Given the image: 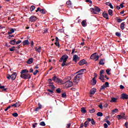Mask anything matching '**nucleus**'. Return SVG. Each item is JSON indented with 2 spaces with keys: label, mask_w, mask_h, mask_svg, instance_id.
<instances>
[{
  "label": "nucleus",
  "mask_w": 128,
  "mask_h": 128,
  "mask_svg": "<svg viewBox=\"0 0 128 128\" xmlns=\"http://www.w3.org/2000/svg\"><path fill=\"white\" fill-rule=\"evenodd\" d=\"M108 12L109 14H110L111 16H112V10L110 9V10H108Z\"/></svg>",
  "instance_id": "a19ab883"
},
{
  "label": "nucleus",
  "mask_w": 128,
  "mask_h": 128,
  "mask_svg": "<svg viewBox=\"0 0 128 128\" xmlns=\"http://www.w3.org/2000/svg\"><path fill=\"white\" fill-rule=\"evenodd\" d=\"M10 108H12L11 106H10L8 107H7L4 110L5 112H6L8 110H10Z\"/></svg>",
  "instance_id": "e2e57ef3"
},
{
  "label": "nucleus",
  "mask_w": 128,
  "mask_h": 128,
  "mask_svg": "<svg viewBox=\"0 0 128 128\" xmlns=\"http://www.w3.org/2000/svg\"><path fill=\"white\" fill-rule=\"evenodd\" d=\"M40 125L42 126H46V123L44 122H42L40 123Z\"/></svg>",
  "instance_id": "c03bdc74"
},
{
  "label": "nucleus",
  "mask_w": 128,
  "mask_h": 128,
  "mask_svg": "<svg viewBox=\"0 0 128 128\" xmlns=\"http://www.w3.org/2000/svg\"><path fill=\"white\" fill-rule=\"evenodd\" d=\"M38 107L36 108L35 110H34V112H38L40 110H41L42 108V104L38 103Z\"/></svg>",
  "instance_id": "2eb2a0df"
},
{
  "label": "nucleus",
  "mask_w": 128,
  "mask_h": 128,
  "mask_svg": "<svg viewBox=\"0 0 128 128\" xmlns=\"http://www.w3.org/2000/svg\"><path fill=\"white\" fill-rule=\"evenodd\" d=\"M91 123L92 124H96V122H94V118L92 119Z\"/></svg>",
  "instance_id": "bf43d9fd"
},
{
  "label": "nucleus",
  "mask_w": 128,
  "mask_h": 128,
  "mask_svg": "<svg viewBox=\"0 0 128 128\" xmlns=\"http://www.w3.org/2000/svg\"><path fill=\"white\" fill-rule=\"evenodd\" d=\"M16 46H14L12 48H9L10 52H14V50H16Z\"/></svg>",
  "instance_id": "4c0bfd02"
},
{
  "label": "nucleus",
  "mask_w": 128,
  "mask_h": 128,
  "mask_svg": "<svg viewBox=\"0 0 128 128\" xmlns=\"http://www.w3.org/2000/svg\"><path fill=\"white\" fill-rule=\"evenodd\" d=\"M79 66H84V64H86V60L83 59L78 62Z\"/></svg>",
  "instance_id": "1a4fd4ad"
},
{
  "label": "nucleus",
  "mask_w": 128,
  "mask_h": 128,
  "mask_svg": "<svg viewBox=\"0 0 128 128\" xmlns=\"http://www.w3.org/2000/svg\"><path fill=\"white\" fill-rule=\"evenodd\" d=\"M58 78L56 77V76H53L52 78V79H51L52 80H53V82H56Z\"/></svg>",
  "instance_id": "c9c22d12"
},
{
  "label": "nucleus",
  "mask_w": 128,
  "mask_h": 128,
  "mask_svg": "<svg viewBox=\"0 0 128 128\" xmlns=\"http://www.w3.org/2000/svg\"><path fill=\"white\" fill-rule=\"evenodd\" d=\"M104 85L106 86V88H109L110 83L108 82H106Z\"/></svg>",
  "instance_id": "603ef678"
},
{
  "label": "nucleus",
  "mask_w": 128,
  "mask_h": 128,
  "mask_svg": "<svg viewBox=\"0 0 128 128\" xmlns=\"http://www.w3.org/2000/svg\"><path fill=\"white\" fill-rule=\"evenodd\" d=\"M122 98V100H128V95L126 94H122L121 95Z\"/></svg>",
  "instance_id": "ddd939ff"
},
{
  "label": "nucleus",
  "mask_w": 128,
  "mask_h": 128,
  "mask_svg": "<svg viewBox=\"0 0 128 128\" xmlns=\"http://www.w3.org/2000/svg\"><path fill=\"white\" fill-rule=\"evenodd\" d=\"M56 82H58V84H62V80L60 78H57V80L56 81Z\"/></svg>",
  "instance_id": "5701e85b"
},
{
  "label": "nucleus",
  "mask_w": 128,
  "mask_h": 128,
  "mask_svg": "<svg viewBox=\"0 0 128 128\" xmlns=\"http://www.w3.org/2000/svg\"><path fill=\"white\" fill-rule=\"evenodd\" d=\"M14 30H16V29L11 28L10 31L8 32V34H12L14 32Z\"/></svg>",
  "instance_id": "393cba45"
},
{
  "label": "nucleus",
  "mask_w": 128,
  "mask_h": 128,
  "mask_svg": "<svg viewBox=\"0 0 128 128\" xmlns=\"http://www.w3.org/2000/svg\"><path fill=\"white\" fill-rule=\"evenodd\" d=\"M118 102V98H112L110 102Z\"/></svg>",
  "instance_id": "4be33fe9"
},
{
  "label": "nucleus",
  "mask_w": 128,
  "mask_h": 128,
  "mask_svg": "<svg viewBox=\"0 0 128 128\" xmlns=\"http://www.w3.org/2000/svg\"><path fill=\"white\" fill-rule=\"evenodd\" d=\"M14 34H9L8 36V40H10V38H14Z\"/></svg>",
  "instance_id": "864d4df0"
},
{
  "label": "nucleus",
  "mask_w": 128,
  "mask_h": 128,
  "mask_svg": "<svg viewBox=\"0 0 128 128\" xmlns=\"http://www.w3.org/2000/svg\"><path fill=\"white\" fill-rule=\"evenodd\" d=\"M42 51V47L40 46L38 48H36V52H40Z\"/></svg>",
  "instance_id": "ea45409f"
},
{
  "label": "nucleus",
  "mask_w": 128,
  "mask_h": 128,
  "mask_svg": "<svg viewBox=\"0 0 128 128\" xmlns=\"http://www.w3.org/2000/svg\"><path fill=\"white\" fill-rule=\"evenodd\" d=\"M82 78V74H78L74 78V84H78V82H80V80Z\"/></svg>",
  "instance_id": "7ed1b4c3"
},
{
  "label": "nucleus",
  "mask_w": 128,
  "mask_h": 128,
  "mask_svg": "<svg viewBox=\"0 0 128 128\" xmlns=\"http://www.w3.org/2000/svg\"><path fill=\"white\" fill-rule=\"evenodd\" d=\"M12 116H13L14 118H17V116H18V114L16 112H14L12 114Z\"/></svg>",
  "instance_id": "49530a36"
},
{
  "label": "nucleus",
  "mask_w": 128,
  "mask_h": 128,
  "mask_svg": "<svg viewBox=\"0 0 128 128\" xmlns=\"http://www.w3.org/2000/svg\"><path fill=\"white\" fill-rule=\"evenodd\" d=\"M89 112L90 114H94V112H96V110H94V108H92L91 110H90Z\"/></svg>",
  "instance_id": "a18cd8bd"
},
{
  "label": "nucleus",
  "mask_w": 128,
  "mask_h": 128,
  "mask_svg": "<svg viewBox=\"0 0 128 128\" xmlns=\"http://www.w3.org/2000/svg\"><path fill=\"white\" fill-rule=\"evenodd\" d=\"M40 12L41 14H46V10H44V9H42Z\"/></svg>",
  "instance_id": "3c124183"
},
{
  "label": "nucleus",
  "mask_w": 128,
  "mask_h": 128,
  "mask_svg": "<svg viewBox=\"0 0 128 128\" xmlns=\"http://www.w3.org/2000/svg\"><path fill=\"white\" fill-rule=\"evenodd\" d=\"M56 92L57 94H60L62 92V90H60V88H58L56 90Z\"/></svg>",
  "instance_id": "79ce46f5"
},
{
  "label": "nucleus",
  "mask_w": 128,
  "mask_h": 128,
  "mask_svg": "<svg viewBox=\"0 0 128 128\" xmlns=\"http://www.w3.org/2000/svg\"><path fill=\"white\" fill-rule=\"evenodd\" d=\"M34 62V58H30L28 60L27 62V64H32Z\"/></svg>",
  "instance_id": "a211bd4d"
},
{
  "label": "nucleus",
  "mask_w": 128,
  "mask_h": 128,
  "mask_svg": "<svg viewBox=\"0 0 128 128\" xmlns=\"http://www.w3.org/2000/svg\"><path fill=\"white\" fill-rule=\"evenodd\" d=\"M128 122H126L124 124V126L126 127V128H128Z\"/></svg>",
  "instance_id": "774afa93"
},
{
  "label": "nucleus",
  "mask_w": 128,
  "mask_h": 128,
  "mask_svg": "<svg viewBox=\"0 0 128 128\" xmlns=\"http://www.w3.org/2000/svg\"><path fill=\"white\" fill-rule=\"evenodd\" d=\"M36 12H42V9L38 7V8L37 10H36Z\"/></svg>",
  "instance_id": "13d9d810"
},
{
  "label": "nucleus",
  "mask_w": 128,
  "mask_h": 128,
  "mask_svg": "<svg viewBox=\"0 0 128 128\" xmlns=\"http://www.w3.org/2000/svg\"><path fill=\"white\" fill-rule=\"evenodd\" d=\"M38 70H36L33 72L34 76H36V74H38Z\"/></svg>",
  "instance_id": "5fc2aeb1"
},
{
  "label": "nucleus",
  "mask_w": 128,
  "mask_h": 128,
  "mask_svg": "<svg viewBox=\"0 0 128 128\" xmlns=\"http://www.w3.org/2000/svg\"><path fill=\"white\" fill-rule=\"evenodd\" d=\"M104 128H108V124L106 123L104 124Z\"/></svg>",
  "instance_id": "338daca9"
},
{
  "label": "nucleus",
  "mask_w": 128,
  "mask_h": 128,
  "mask_svg": "<svg viewBox=\"0 0 128 128\" xmlns=\"http://www.w3.org/2000/svg\"><path fill=\"white\" fill-rule=\"evenodd\" d=\"M82 26H84V28H85V26H86L87 23L86 20H83L81 23Z\"/></svg>",
  "instance_id": "412c9836"
},
{
  "label": "nucleus",
  "mask_w": 128,
  "mask_h": 128,
  "mask_svg": "<svg viewBox=\"0 0 128 128\" xmlns=\"http://www.w3.org/2000/svg\"><path fill=\"white\" fill-rule=\"evenodd\" d=\"M66 4H68V6H72V1L68 0L66 2Z\"/></svg>",
  "instance_id": "8fccbe9b"
},
{
  "label": "nucleus",
  "mask_w": 128,
  "mask_h": 128,
  "mask_svg": "<svg viewBox=\"0 0 128 128\" xmlns=\"http://www.w3.org/2000/svg\"><path fill=\"white\" fill-rule=\"evenodd\" d=\"M16 78V72H14L12 75L10 74H7V78L8 80H14Z\"/></svg>",
  "instance_id": "20e7f679"
},
{
  "label": "nucleus",
  "mask_w": 128,
  "mask_h": 128,
  "mask_svg": "<svg viewBox=\"0 0 128 128\" xmlns=\"http://www.w3.org/2000/svg\"><path fill=\"white\" fill-rule=\"evenodd\" d=\"M106 62V59L104 58H102L100 60V61L99 62V64L100 66H104V62Z\"/></svg>",
  "instance_id": "4468645a"
},
{
  "label": "nucleus",
  "mask_w": 128,
  "mask_h": 128,
  "mask_svg": "<svg viewBox=\"0 0 128 128\" xmlns=\"http://www.w3.org/2000/svg\"><path fill=\"white\" fill-rule=\"evenodd\" d=\"M92 10L94 14H96V12H100V8L98 6H95L94 8H92Z\"/></svg>",
  "instance_id": "0eeeda50"
},
{
  "label": "nucleus",
  "mask_w": 128,
  "mask_h": 128,
  "mask_svg": "<svg viewBox=\"0 0 128 128\" xmlns=\"http://www.w3.org/2000/svg\"><path fill=\"white\" fill-rule=\"evenodd\" d=\"M62 96L64 98H66V92L62 93Z\"/></svg>",
  "instance_id": "09e8293b"
},
{
  "label": "nucleus",
  "mask_w": 128,
  "mask_h": 128,
  "mask_svg": "<svg viewBox=\"0 0 128 128\" xmlns=\"http://www.w3.org/2000/svg\"><path fill=\"white\" fill-rule=\"evenodd\" d=\"M85 70H86V69H82V70H78V72H76V74H81V76H82V74H84V72Z\"/></svg>",
  "instance_id": "f8f14e48"
},
{
  "label": "nucleus",
  "mask_w": 128,
  "mask_h": 128,
  "mask_svg": "<svg viewBox=\"0 0 128 128\" xmlns=\"http://www.w3.org/2000/svg\"><path fill=\"white\" fill-rule=\"evenodd\" d=\"M20 76L22 78H24V80H30L32 78V76H30V74H28V73L26 74H21Z\"/></svg>",
  "instance_id": "39448f33"
},
{
  "label": "nucleus",
  "mask_w": 128,
  "mask_h": 128,
  "mask_svg": "<svg viewBox=\"0 0 128 128\" xmlns=\"http://www.w3.org/2000/svg\"><path fill=\"white\" fill-rule=\"evenodd\" d=\"M110 69L108 68L106 70V72L107 74H108V76H110Z\"/></svg>",
  "instance_id": "de8ad7c7"
},
{
  "label": "nucleus",
  "mask_w": 128,
  "mask_h": 128,
  "mask_svg": "<svg viewBox=\"0 0 128 128\" xmlns=\"http://www.w3.org/2000/svg\"><path fill=\"white\" fill-rule=\"evenodd\" d=\"M47 91L48 92H50L51 94H54V90L50 89L47 90Z\"/></svg>",
  "instance_id": "052dcab7"
},
{
  "label": "nucleus",
  "mask_w": 128,
  "mask_h": 128,
  "mask_svg": "<svg viewBox=\"0 0 128 128\" xmlns=\"http://www.w3.org/2000/svg\"><path fill=\"white\" fill-rule=\"evenodd\" d=\"M116 36H120V33L119 32H116Z\"/></svg>",
  "instance_id": "0e129e2a"
},
{
  "label": "nucleus",
  "mask_w": 128,
  "mask_h": 128,
  "mask_svg": "<svg viewBox=\"0 0 128 128\" xmlns=\"http://www.w3.org/2000/svg\"><path fill=\"white\" fill-rule=\"evenodd\" d=\"M118 112V108H115L112 110V113L113 114H116Z\"/></svg>",
  "instance_id": "7c9ffc66"
},
{
  "label": "nucleus",
  "mask_w": 128,
  "mask_h": 128,
  "mask_svg": "<svg viewBox=\"0 0 128 128\" xmlns=\"http://www.w3.org/2000/svg\"><path fill=\"white\" fill-rule=\"evenodd\" d=\"M59 39L58 38L56 37V42H55V44L56 46H58V48H60V42H58Z\"/></svg>",
  "instance_id": "9b49d317"
},
{
  "label": "nucleus",
  "mask_w": 128,
  "mask_h": 128,
  "mask_svg": "<svg viewBox=\"0 0 128 128\" xmlns=\"http://www.w3.org/2000/svg\"><path fill=\"white\" fill-rule=\"evenodd\" d=\"M70 64H71L70 62H66L64 63V66H70Z\"/></svg>",
  "instance_id": "6e6d98bb"
},
{
  "label": "nucleus",
  "mask_w": 128,
  "mask_h": 128,
  "mask_svg": "<svg viewBox=\"0 0 128 128\" xmlns=\"http://www.w3.org/2000/svg\"><path fill=\"white\" fill-rule=\"evenodd\" d=\"M96 116H104V114H102V112H98L96 114Z\"/></svg>",
  "instance_id": "72a5a7b5"
},
{
  "label": "nucleus",
  "mask_w": 128,
  "mask_h": 128,
  "mask_svg": "<svg viewBox=\"0 0 128 128\" xmlns=\"http://www.w3.org/2000/svg\"><path fill=\"white\" fill-rule=\"evenodd\" d=\"M96 54H92V56L90 57V58L91 60H96Z\"/></svg>",
  "instance_id": "bb28decb"
},
{
  "label": "nucleus",
  "mask_w": 128,
  "mask_h": 128,
  "mask_svg": "<svg viewBox=\"0 0 128 128\" xmlns=\"http://www.w3.org/2000/svg\"><path fill=\"white\" fill-rule=\"evenodd\" d=\"M102 16L104 18H106V20H110V18H108V14L104 12L102 13Z\"/></svg>",
  "instance_id": "6ab92c4d"
},
{
  "label": "nucleus",
  "mask_w": 128,
  "mask_h": 128,
  "mask_svg": "<svg viewBox=\"0 0 128 128\" xmlns=\"http://www.w3.org/2000/svg\"><path fill=\"white\" fill-rule=\"evenodd\" d=\"M92 82L93 84L94 85V84H96V78H92V80L91 81Z\"/></svg>",
  "instance_id": "473e14b6"
},
{
  "label": "nucleus",
  "mask_w": 128,
  "mask_h": 128,
  "mask_svg": "<svg viewBox=\"0 0 128 128\" xmlns=\"http://www.w3.org/2000/svg\"><path fill=\"white\" fill-rule=\"evenodd\" d=\"M35 8L36 6H32L30 8V12H34Z\"/></svg>",
  "instance_id": "2f4dec72"
},
{
  "label": "nucleus",
  "mask_w": 128,
  "mask_h": 128,
  "mask_svg": "<svg viewBox=\"0 0 128 128\" xmlns=\"http://www.w3.org/2000/svg\"><path fill=\"white\" fill-rule=\"evenodd\" d=\"M102 78H104V76L102 74H100L99 80H102Z\"/></svg>",
  "instance_id": "4d7b16f0"
},
{
  "label": "nucleus",
  "mask_w": 128,
  "mask_h": 128,
  "mask_svg": "<svg viewBox=\"0 0 128 128\" xmlns=\"http://www.w3.org/2000/svg\"><path fill=\"white\" fill-rule=\"evenodd\" d=\"M106 86L104 84H103L102 86H101V88H100V90H106Z\"/></svg>",
  "instance_id": "e433bc0d"
},
{
  "label": "nucleus",
  "mask_w": 128,
  "mask_h": 128,
  "mask_svg": "<svg viewBox=\"0 0 128 128\" xmlns=\"http://www.w3.org/2000/svg\"><path fill=\"white\" fill-rule=\"evenodd\" d=\"M28 74V69L22 70L20 72L21 74Z\"/></svg>",
  "instance_id": "dca6fc26"
},
{
  "label": "nucleus",
  "mask_w": 128,
  "mask_h": 128,
  "mask_svg": "<svg viewBox=\"0 0 128 128\" xmlns=\"http://www.w3.org/2000/svg\"><path fill=\"white\" fill-rule=\"evenodd\" d=\"M89 122L88 121H86L84 123V126L85 128H88V124Z\"/></svg>",
  "instance_id": "37998d69"
},
{
  "label": "nucleus",
  "mask_w": 128,
  "mask_h": 128,
  "mask_svg": "<svg viewBox=\"0 0 128 128\" xmlns=\"http://www.w3.org/2000/svg\"><path fill=\"white\" fill-rule=\"evenodd\" d=\"M67 80H66L65 82L66 86H67V88H70L71 86H72L74 83H72V82L70 81V80H71L70 77L68 76L67 78Z\"/></svg>",
  "instance_id": "f03ea898"
},
{
  "label": "nucleus",
  "mask_w": 128,
  "mask_h": 128,
  "mask_svg": "<svg viewBox=\"0 0 128 128\" xmlns=\"http://www.w3.org/2000/svg\"><path fill=\"white\" fill-rule=\"evenodd\" d=\"M38 20V18L34 16H32L30 18H29V22H34L36 20Z\"/></svg>",
  "instance_id": "423d86ee"
},
{
  "label": "nucleus",
  "mask_w": 128,
  "mask_h": 128,
  "mask_svg": "<svg viewBox=\"0 0 128 128\" xmlns=\"http://www.w3.org/2000/svg\"><path fill=\"white\" fill-rule=\"evenodd\" d=\"M96 88H92L90 90V94H96Z\"/></svg>",
  "instance_id": "f3484780"
},
{
  "label": "nucleus",
  "mask_w": 128,
  "mask_h": 128,
  "mask_svg": "<svg viewBox=\"0 0 128 128\" xmlns=\"http://www.w3.org/2000/svg\"><path fill=\"white\" fill-rule=\"evenodd\" d=\"M0 88H1V90H4V92H6V90H8V88H4V86H2V85L0 84Z\"/></svg>",
  "instance_id": "cd10ccee"
},
{
  "label": "nucleus",
  "mask_w": 128,
  "mask_h": 128,
  "mask_svg": "<svg viewBox=\"0 0 128 128\" xmlns=\"http://www.w3.org/2000/svg\"><path fill=\"white\" fill-rule=\"evenodd\" d=\"M98 106H99L101 108V110H102L104 108V106H102V103H100V104H99Z\"/></svg>",
  "instance_id": "680f3d73"
},
{
  "label": "nucleus",
  "mask_w": 128,
  "mask_h": 128,
  "mask_svg": "<svg viewBox=\"0 0 128 128\" xmlns=\"http://www.w3.org/2000/svg\"><path fill=\"white\" fill-rule=\"evenodd\" d=\"M48 86L50 88L51 90H53V92L56 90V86L54 84L48 85Z\"/></svg>",
  "instance_id": "a878e982"
},
{
  "label": "nucleus",
  "mask_w": 128,
  "mask_h": 128,
  "mask_svg": "<svg viewBox=\"0 0 128 128\" xmlns=\"http://www.w3.org/2000/svg\"><path fill=\"white\" fill-rule=\"evenodd\" d=\"M20 104L16 102V104L12 105V106H14V108H18Z\"/></svg>",
  "instance_id": "c85d7f7f"
},
{
  "label": "nucleus",
  "mask_w": 128,
  "mask_h": 128,
  "mask_svg": "<svg viewBox=\"0 0 128 128\" xmlns=\"http://www.w3.org/2000/svg\"><path fill=\"white\" fill-rule=\"evenodd\" d=\"M120 28L121 30H124V22L121 23Z\"/></svg>",
  "instance_id": "c756f323"
},
{
  "label": "nucleus",
  "mask_w": 128,
  "mask_h": 128,
  "mask_svg": "<svg viewBox=\"0 0 128 128\" xmlns=\"http://www.w3.org/2000/svg\"><path fill=\"white\" fill-rule=\"evenodd\" d=\"M116 118L118 120H122V118L126 120V114L122 113L120 115H118Z\"/></svg>",
  "instance_id": "6e6552de"
},
{
  "label": "nucleus",
  "mask_w": 128,
  "mask_h": 128,
  "mask_svg": "<svg viewBox=\"0 0 128 128\" xmlns=\"http://www.w3.org/2000/svg\"><path fill=\"white\" fill-rule=\"evenodd\" d=\"M81 112H82V114H86V108H81Z\"/></svg>",
  "instance_id": "f704fd0d"
},
{
  "label": "nucleus",
  "mask_w": 128,
  "mask_h": 128,
  "mask_svg": "<svg viewBox=\"0 0 128 128\" xmlns=\"http://www.w3.org/2000/svg\"><path fill=\"white\" fill-rule=\"evenodd\" d=\"M48 82L50 85L53 84H54V82H52V79H48Z\"/></svg>",
  "instance_id": "58836bf2"
},
{
  "label": "nucleus",
  "mask_w": 128,
  "mask_h": 128,
  "mask_svg": "<svg viewBox=\"0 0 128 128\" xmlns=\"http://www.w3.org/2000/svg\"><path fill=\"white\" fill-rule=\"evenodd\" d=\"M30 44V42H28V40H24L23 42V46H28Z\"/></svg>",
  "instance_id": "b1692460"
},
{
  "label": "nucleus",
  "mask_w": 128,
  "mask_h": 128,
  "mask_svg": "<svg viewBox=\"0 0 128 128\" xmlns=\"http://www.w3.org/2000/svg\"><path fill=\"white\" fill-rule=\"evenodd\" d=\"M10 44H12V46H14V44H16V39H14L10 40Z\"/></svg>",
  "instance_id": "aec40b11"
},
{
  "label": "nucleus",
  "mask_w": 128,
  "mask_h": 128,
  "mask_svg": "<svg viewBox=\"0 0 128 128\" xmlns=\"http://www.w3.org/2000/svg\"><path fill=\"white\" fill-rule=\"evenodd\" d=\"M78 60H80V57L76 54L74 55L72 60L73 62H77Z\"/></svg>",
  "instance_id": "9d476101"
},
{
  "label": "nucleus",
  "mask_w": 128,
  "mask_h": 128,
  "mask_svg": "<svg viewBox=\"0 0 128 128\" xmlns=\"http://www.w3.org/2000/svg\"><path fill=\"white\" fill-rule=\"evenodd\" d=\"M22 42V40H18V41H16V44H18Z\"/></svg>",
  "instance_id": "69168bd1"
},
{
  "label": "nucleus",
  "mask_w": 128,
  "mask_h": 128,
  "mask_svg": "<svg viewBox=\"0 0 128 128\" xmlns=\"http://www.w3.org/2000/svg\"><path fill=\"white\" fill-rule=\"evenodd\" d=\"M68 58V56L66 54H64L60 58V60H59V62H62V66H64V63L66 62Z\"/></svg>",
  "instance_id": "f257e3e1"
}]
</instances>
